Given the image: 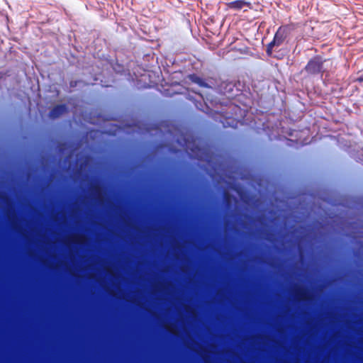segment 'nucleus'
<instances>
[{"mask_svg":"<svg viewBox=\"0 0 363 363\" xmlns=\"http://www.w3.org/2000/svg\"><path fill=\"white\" fill-rule=\"evenodd\" d=\"M357 81L359 82H363V74L362 76H360L358 79H357Z\"/></svg>","mask_w":363,"mask_h":363,"instance_id":"5","label":"nucleus"},{"mask_svg":"<svg viewBox=\"0 0 363 363\" xmlns=\"http://www.w3.org/2000/svg\"><path fill=\"white\" fill-rule=\"evenodd\" d=\"M66 111V108L65 106H57L55 107L50 112L51 118H57L65 113Z\"/></svg>","mask_w":363,"mask_h":363,"instance_id":"3","label":"nucleus"},{"mask_svg":"<svg viewBox=\"0 0 363 363\" xmlns=\"http://www.w3.org/2000/svg\"><path fill=\"white\" fill-rule=\"evenodd\" d=\"M284 40V34L281 32V29L278 30L276 33L274 40L269 45L268 47V52H270V49L272 46L279 45Z\"/></svg>","mask_w":363,"mask_h":363,"instance_id":"2","label":"nucleus"},{"mask_svg":"<svg viewBox=\"0 0 363 363\" xmlns=\"http://www.w3.org/2000/svg\"><path fill=\"white\" fill-rule=\"evenodd\" d=\"M245 4L243 1H236L228 4V7L232 9H240Z\"/></svg>","mask_w":363,"mask_h":363,"instance_id":"4","label":"nucleus"},{"mask_svg":"<svg viewBox=\"0 0 363 363\" xmlns=\"http://www.w3.org/2000/svg\"><path fill=\"white\" fill-rule=\"evenodd\" d=\"M323 63L319 58L311 60L306 67V70L311 74L318 73L322 71Z\"/></svg>","mask_w":363,"mask_h":363,"instance_id":"1","label":"nucleus"},{"mask_svg":"<svg viewBox=\"0 0 363 363\" xmlns=\"http://www.w3.org/2000/svg\"><path fill=\"white\" fill-rule=\"evenodd\" d=\"M1 201H3L4 199V196L1 195Z\"/></svg>","mask_w":363,"mask_h":363,"instance_id":"6","label":"nucleus"}]
</instances>
